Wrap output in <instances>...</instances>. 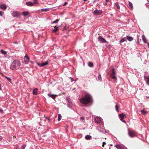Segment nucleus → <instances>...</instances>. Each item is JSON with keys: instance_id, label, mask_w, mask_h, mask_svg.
I'll list each match as a JSON object with an SVG mask.
<instances>
[{"instance_id": "nucleus-20", "label": "nucleus", "mask_w": 149, "mask_h": 149, "mask_svg": "<svg viewBox=\"0 0 149 149\" xmlns=\"http://www.w3.org/2000/svg\"><path fill=\"white\" fill-rule=\"evenodd\" d=\"M29 60V58L27 56H25L24 57V62L27 63Z\"/></svg>"}, {"instance_id": "nucleus-53", "label": "nucleus", "mask_w": 149, "mask_h": 149, "mask_svg": "<svg viewBox=\"0 0 149 149\" xmlns=\"http://www.w3.org/2000/svg\"><path fill=\"white\" fill-rule=\"evenodd\" d=\"M84 1H87L88 0H83Z\"/></svg>"}, {"instance_id": "nucleus-21", "label": "nucleus", "mask_w": 149, "mask_h": 149, "mask_svg": "<svg viewBox=\"0 0 149 149\" xmlns=\"http://www.w3.org/2000/svg\"><path fill=\"white\" fill-rule=\"evenodd\" d=\"M126 41V38H122L120 41V44L121 45V43L123 42Z\"/></svg>"}, {"instance_id": "nucleus-44", "label": "nucleus", "mask_w": 149, "mask_h": 149, "mask_svg": "<svg viewBox=\"0 0 149 149\" xmlns=\"http://www.w3.org/2000/svg\"><path fill=\"white\" fill-rule=\"evenodd\" d=\"M100 0H95L93 1V3H95L97 2H98Z\"/></svg>"}, {"instance_id": "nucleus-19", "label": "nucleus", "mask_w": 149, "mask_h": 149, "mask_svg": "<svg viewBox=\"0 0 149 149\" xmlns=\"http://www.w3.org/2000/svg\"><path fill=\"white\" fill-rule=\"evenodd\" d=\"M48 95L50 97H51L53 99H54L56 97L55 95L52 94L50 93H48Z\"/></svg>"}, {"instance_id": "nucleus-47", "label": "nucleus", "mask_w": 149, "mask_h": 149, "mask_svg": "<svg viewBox=\"0 0 149 149\" xmlns=\"http://www.w3.org/2000/svg\"><path fill=\"white\" fill-rule=\"evenodd\" d=\"M0 112L3 113V110L2 109H0Z\"/></svg>"}, {"instance_id": "nucleus-43", "label": "nucleus", "mask_w": 149, "mask_h": 149, "mask_svg": "<svg viewBox=\"0 0 149 149\" xmlns=\"http://www.w3.org/2000/svg\"><path fill=\"white\" fill-rule=\"evenodd\" d=\"M68 3L67 2H65L63 4V6H66L67 5V4H68Z\"/></svg>"}, {"instance_id": "nucleus-18", "label": "nucleus", "mask_w": 149, "mask_h": 149, "mask_svg": "<svg viewBox=\"0 0 149 149\" xmlns=\"http://www.w3.org/2000/svg\"><path fill=\"white\" fill-rule=\"evenodd\" d=\"M115 147L118 149H123V147L121 145L119 144L116 145Z\"/></svg>"}, {"instance_id": "nucleus-52", "label": "nucleus", "mask_w": 149, "mask_h": 149, "mask_svg": "<svg viewBox=\"0 0 149 149\" xmlns=\"http://www.w3.org/2000/svg\"><path fill=\"white\" fill-rule=\"evenodd\" d=\"M70 78H71L72 81H73L72 80L73 79L71 77H70Z\"/></svg>"}, {"instance_id": "nucleus-33", "label": "nucleus", "mask_w": 149, "mask_h": 149, "mask_svg": "<svg viewBox=\"0 0 149 149\" xmlns=\"http://www.w3.org/2000/svg\"><path fill=\"white\" fill-rule=\"evenodd\" d=\"M59 19H56L55 21H54L51 23V24H54L57 23L59 21Z\"/></svg>"}, {"instance_id": "nucleus-40", "label": "nucleus", "mask_w": 149, "mask_h": 149, "mask_svg": "<svg viewBox=\"0 0 149 149\" xmlns=\"http://www.w3.org/2000/svg\"><path fill=\"white\" fill-rule=\"evenodd\" d=\"M84 119H85V118H84V117H83V116H82L81 117V118H80V120H82L83 121V122H84Z\"/></svg>"}, {"instance_id": "nucleus-6", "label": "nucleus", "mask_w": 149, "mask_h": 149, "mask_svg": "<svg viewBox=\"0 0 149 149\" xmlns=\"http://www.w3.org/2000/svg\"><path fill=\"white\" fill-rule=\"evenodd\" d=\"M97 129L100 132H102L103 134L107 133V131L105 129L103 128H102L100 126H98L97 127Z\"/></svg>"}, {"instance_id": "nucleus-51", "label": "nucleus", "mask_w": 149, "mask_h": 149, "mask_svg": "<svg viewBox=\"0 0 149 149\" xmlns=\"http://www.w3.org/2000/svg\"><path fill=\"white\" fill-rule=\"evenodd\" d=\"M105 0L106 1L107 3L109 1L108 0Z\"/></svg>"}, {"instance_id": "nucleus-38", "label": "nucleus", "mask_w": 149, "mask_h": 149, "mask_svg": "<svg viewBox=\"0 0 149 149\" xmlns=\"http://www.w3.org/2000/svg\"><path fill=\"white\" fill-rule=\"evenodd\" d=\"M115 109H116V111L117 112H118L119 111V110L118 109V106L117 104H116L115 106Z\"/></svg>"}, {"instance_id": "nucleus-23", "label": "nucleus", "mask_w": 149, "mask_h": 149, "mask_svg": "<svg viewBox=\"0 0 149 149\" xmlns=\"http://www.w3.org/2000/svg\"><path fill=\"white\" fill-rule=\"evenodd\" d=\"M55 28L54 29H52V31L53 32L55 33L56 32V31L58 30V28L57 27H56V26H54Z\"/></svg>"}, {"instance_id": "nucleus-25", "label": "nucleus", "mask_w": 149, "mask_h": 149, "mask_svg": "<svg viewBox=\"0 0 149 149\" xmlns=\"http://www.w3.org/2000/svg\"><path fill=\"white\" fill-rule=\"evenodd\" d=\"M28 12L24 11L22 12V14L24 17H25L28 14Z\"/></svg>"}, {"instance_id": "nucleus-30", "label": "nucleus", "mask_w": 149, "mask_h": 149, "mask_svg": "<svg viewBox=\"0 0 149 149\" xmlns=\"http://www.w3.org/2000/svg\"><path fill=\"white\" fill-rule=\"evenodd\" d=\"M5 77L7 79L8 81H9L10 83H11L12 80L10 78L7 77L6 76H5Z\"/></svg>"}, {"instance_id": "nucleus-46", "label": "nucleus", "mask_w": 149, "mask_h": 149, "mask_svg": "<svg viewBox=\"0 0 149 149\" xmlns=\"http://www.w3.org/2000/svg\"><path fill=\"white\" fill-rule=\"evenodd\" d=\"M106 144V142H103V144H102L103 147H104V145Z\"/></svg>"}, {"instance_id": "nucleus-11", "label": "nucleus", "mask_w": 149, "mask_h": 149, "mask_svg": "<svg viewBox=\"0 0 149 149\" xmlns=\"http://www.w3.org/2000/svg\"><path fill=\"white\" fill-rule=\"evenodd\" d=\"M7 8V6L5 4H3L0 5V8L3 10H6Z\"/></svg>"}, {"instance_id": "nucleus-37", "label": "nucleus", "mask_w": 149, "mask_h": 149, "mask_svg": "<svg viewBox=\"0 0 149 149\" xmlns=\"http://www.w3.org/2000/svg\"><path fill=\"white\" fill-rule=\"evenodd\" d=\"M137 41H136V42L138 44H139V36L138 35H137Z\"/></svg>"}, {"instance_id": "nucleus-50", "label": "nucleus", "mask_w": 149, "mask_h": 149, "mask_svg": "<svg viewBox=\"0 0 149 149\" xmlns=\"http://www.w3.org/2000/svg\"><path fill=\"white\" fill-rule=\"evenodd\" d=\"M2 139V137L0 136V141H1Z\"/></svg>"}, {"instance_id": "nucleus-4", "label": "nucleus", "mask_w": 149, "mask_h": 149, "mask_svg": "<svg viewBox=\"0 0 149 149\" xmlns=\"http://www.w3.org/2000/svg\"><path fill=\"white\" fill-rule=\"evenodd\" d=\"M98 40L99 42L101 43H108V42L101 36H99L98 37Z\"/></svg>"}, {"instance_id": "nucleus-2", "label": "nucleus", "mask_w": 149, "mask_h": 149, "mask_svg": "<svg viewBox=\"0 0 149 149\" xmlns=\"http://www.w3.org/2000/svg\"><path fill=\"white\" fill-rule=\"evenodd\" d=\"M21 65L20 62L18 60H14L10 66V68L11 70H15L18 69Z\"/></svg>"}, {"instance_id": "nucleus-5", "label": "nucleus", "mask_w": 149, "mask_h": 149, "mask_svg": "<svg viewBox=\"0 0 149 149\" xmlns=\"http://www.w3.org/2000/svg\"><path fill=\"white\" fill-rule=\"evenodd\" d=\"M102 11L100 10H95L93 13L95 15H101L102 13Z\"/></svg>"}, {"instance_id": "nucleus-34", "label": "nucleus", "mask_w": 149, "mask_h": 149, "mask_svg": "<svg viewBox=\"0 0 149 149\" xmlns=\"http://www.w3.org/2000/svg\"><path fill=\"white\" fill-rule=\"evenodd\" d=\"M141 112L143 114H145L147 112L146 111L144 110H142L141 111Z\"/></svg>"}, {"instance_id": "nucleus-28", "label": "nucleus", "mask_w": 149, "mask_h": 149, "mask_svg": "<svg viewBox=\"0 0 149 149\" xmlns=\"http://www.w3.org/2000/svg\"><path fill=\"white\" fill-rule=\"evenodd\" d=\"M98 80L99 81H102V78L100 74H99L98 76Z\"/></svg>"}, {"instance_id": "nucleus-7", "label": "nucleus", "mask_w": 149, "mask_h": 149, "mask_svg": "<svg viewBox=\"0 0 149 149\" xmlns=\"http://www.w3.org/2000/svg\"><path fill=\"white\" fill-rule=\"evenodd\" d=\"M128 134L129 136L131 137H133L135 136V132L132 131H129L128 130Z\"/></svg>"}, {"instance_id": "nucleus-49", "label": "nucleus", "mask_w": 149, "mask_h": 149, "mask_svg": "<svg viewBox=\"0 0 149 149\" xmlns=\"http://www.w3.org/2000/svg\"><path fill=\"white\" fill-rule=\"evenodd\" d=\"M62 26V25L61 24V25H60V26H57V27L58 28H58H59V27H61Z\"/></svg>"}, {"instance_id": "nucleus-32", "label": "nucleus", "mask_w": 149, "mask_h": 149, "mask_svg": "<svg viewBox=\"0 0 149 149\" xmlns=\"http://www.w3.org/2000/svg\"><path fill=\"white\" fill-rule=\"evenodd\" d=\"M61 119V116L60 114H58V120H60Z\"/></svg>"}, {"instance_id": "nucleus-56", "label": "nucleus", "mask_w": 149, "mask_h": 149, "mask_svg": "<svg viewBox=\"0 0 149 149\" xmlns=\"http://www.w3.org/2000/svg\"><path fill=\"white\" fill-rule=\"evenodd\" d=\"M35 3H37V2H35Z\"/></svg>"}, {"instance_id": "nucleus-36", "label": "nucleus", "mask_w": 149, "mask_h": 149, "mask_svg": "<svg viewBox=\"0 0 149 149\" xmlns=\"http://www.w3.org/2000/svg\"><path fill=\"white\" fill-rule=\"evenodd\" d=\"M26 146L25 144H23L21 147L20 149H24Z\"/></svg>"}, {"instance_id": "nucleus-35", "label": "nucleus", "mask_w": 149, "mask_h": 149, "mask_svg": "<svg viewBox=\"0 0 149 149\" xmlns=\"http://www.w3.org/2000/svg\"><path fill=\"white\" fill-rule=\"evenodd\" d=\"M115 4L116 5V6L117 8L118 9H119L120 8V7L119 6V3H118V2H116L115 3Z\"/></svg>"}, {"instance_id": "nucleus-26", "label": "nucleus", "mask_w": 149, "mask_h": 149, "mask_svg": "<svg viewBox=\"0 0 149 149\" xmlns=\"http://www.w3.org/2000/svg\"><path fill=\"white\" fill-rule=\"evenodd\" d=\"M142 40H143V42L144 43H146V39L144 35L142 36Z\"/></svg>"}, {"instance_id": "nucleus-10", "label": "nucleus", "mask_w": 149, "mask_h": 149, "mask_svg": "<svg viewBox=\"0 0 149 149\" xmlns=\"http://www.w3.org/2000/svg\"><path fill=\"white\" fill-rule=\"evenodd\" d=\"M12 15L14 17H18V13L17 11H13L12 13Z\"/></svg>"}, {"instance_id": "nucleus-41", "label": "nucleus", "mask_w": 149, "mask_h": 149, "mask_svg": "<svg viewBox=\"0 0 149 149\" xmlns=\"http://www.w3.org/2000/svg\"><path fill=\"white\" fill-rule=\"evenodd\" d=\"M101 122V123L100 124L101 126L102 127H103L104 125V123L103 122H102V121Z\"/></svg>"}, {"instance_id": "nucleus-13", "label": "nucleus", "mask_w": 149, "mask_h": 149, "mask_svg": "<svg viewBox=\"0 0 149 149\" xmlns=\"http://www.w3.org/2000/svg\"><path fill=\"white\" fill-rule=\"evenodd\" d=\"M144 78L147 84L149 86V77H146L145 75L144 76Z\"/></svg>"}, {"instance_id": "nucleus-16", "label": "nucleus", "mask_w": 149, "mask_h": 149, "mask_svg": "<svg viewBox=\"0 0 149 149\" xmlns=\"http://www.w3.org/2000/svg\"><path fill=\"white\" fill-rule=\"evenodd\" d=\"M1 53L3 54L4 56L5 57H6V56H7V52L3 50V49H1Z\"/></svg>"}, {"instance_id": "nucleus-9", "label": "nucleus", "mask_w": 149, "mask_h": 149, "mask_svg": "<svg viewBox=\"0 0 149 149\" xmlns=\"http://www.w3.org/2000/svg\"><path fill=\"white\" fill-rule=\"evenodd\" d=\"M102 118L100 117H96L95 118V122L96 123H99L101 122Z\"/></svg>"}, {"instance_id": "nucleus-27", "label": "nucleus", "mask_w": 149, "mask_h": 149, "mask_svg": "<svg viewBox=\"0 0 149 149\" xmlns=\"http://www.w3.org/2000/svg\"><path fill=\"white\" fill-rule=\"evenodd\" d=\"M88 65L90 67H92L93 66V64L91 62H89L88 63Z\"/></svg>"}, {"instance_id": "nucleus-54", "label": "nucleus", "mask_w": 149, "mask_h": 149, "mask_svg": "<svg viewBox=\"0 0 149 149\" xmlns=\"http://www.w3.org/2000/svg\"><path fill=\"white\" fill-rule=\"evenodd\" d=\"M148 47L149 48V43H148Z\"/></svg>"}, {"instance_id": "nucleus-14", "label": "nucleus", "mask_w": 149, "mask_h": 149, "mask_svg": "<svg viewBox=\"0 0 149 149\" xmlns=\"http://www.w3.org/2000/svg\"><path fill=\"white\" fill-rule=\"evenodd\" d=\"M126 38L129 41H131L133 39V38L132 37L128 36H127L126 37Z\"/></svg>"}, {"instance_id": "nucleus-45", "label": "nucleus", "mask_w": 149, "mask_h": 149, "mask_svg": "<svg viewBox=\"0 0 149 149\" xmlns=\"http://www.w3.org/2000/svg\"><path fill=\"white\" fill-rule=\"evenodd\" d=\"M2 12L0 11V16H3Z\"/></svg>"}, {"instance_id": "nucleus-39", "label": "nucleus", "mask_w": 149, "mask_h": 149, "mask_svg": "<svg viewBox=\"0 0 149 149\" xmlns=\"http://www.w3.org/2000/svg\"><path fill=\"white\" fill-rule=\"evenodd\" d=\"M116 73L114 71V68H113V71H112V74H111V75H116Z\"/></svg>"}, {"instance_id": "nucleus-48", "label": "nucleus", "mask_w": 149, "mask_h": 149, "mask_svg": "<svg viewBox=\"0 0 149 149\" xmlns=\"http://www.w3.org/2000/svg\"><path fill=\"white\" fill-rule=\"evenodd\" d=\"M13 43L15 44H18V42H16V41H15V42H13Z\"/></svg>"}, {"instance_id": "nucleus-15", "label": "nucleus", "mask_w": 149, "mask_h": 149, "mask_svg": "<svg viewBox=\"0 0 149 149\" xmlns=\"http://www.w3.org/2000/svg\"><path fill=\"white\" fill-rule=\"evenodd\" d=\"M128 7L131 10H132L133 9V7L132 3L130 2H129Z\"/></svg>"}, {"instance_id": "nucleus-1", "label": "nucleus", "mask_w": 149, "mask_h": 149, "mask_svg": "<svg viewBox=\"0 0 149 149\" xmlns=\"http://www.w3.org/2000/svg\"><path fill=\"white\" fill-rule=\"evenodd\" d=\"M80 101L82 104H86L92 103L93 98L90 94L89 93H86L83 97L80 98Z\"/></svg>"}, {"instance_id": "nucleus-42", "label": "nucleus", "mask_w": 149, "mask_h": 149, "mask_svg": "<svg viewBox=\"0 0 149 149\" xmlns=\"http://www.w3.org/2000/svg\"><path fill=\"white\" fill-rule=\"evenodd\" d=\"M120 120L123 123H126V121L125 120L122 119H120Z\"/></svg>"}, {"instance_id": "nucleus-22", "label": "nucleus", "mask_w": 149, "mask_h": 149, "mask_svg": "<svg viewBox=\"0 0 149 149\" xmlns=\"http://www.w3.org/2000/svg\"><path fill=\"white\" fill-rule=\"evenodd\" d=\"M85 138L86 139L88 140L92 138V136L91 135H87L85 136Z\"/></svg>"}, {"instance_id": "nucleus-55", "label": "nucleus", "mask_w": 149, "mask_h": 149, "mask_svg": "<svg viewBox=\"0 0 149 149\" xmlns=\"http://www.w3.org/2000/svg\"><path fill=\"white\" fill-rule=\"evenodd\" d=\"M110 46V45H109L107 47H108V48H109V46Z\"/></svg>"}, {"instance_id": "nucleus-31", "label": "nucleus", "mask_w": 149, "mask_h": 149, "mask_svg": "<svg viewBox=\"0 0 149 149\" xmlns=\"http://www.w3.org/2000/svg\"><path fill=\"white\" fill-rule=\"evenodd\" d=\"M111 77L113 79L115 80L117 79L116 76L115 75H111Z\"/></svg>"}, {"instance_id": "nucleus-3", "label": "nucleus", "mask_w": 149, "mask_h": 149, "mask_svg": "<svg viewBox=\"0 0 149 149\" xmlns=\"http://www.w3.org/2000/svg\"><path fill=\"white\" fill-rule=\"evenodd\" d=\"M67 106L70 109H72L73 105V103L71 100L69 98H68L67 99Z\"/></svg>"}, {"instance_id": "nucleus-8", "label": "nucleus", "mask_w": 149, "mask_h": 149, "mask_svg": "<svg viewBox=\"0 0 149 149\" xmlns=\"http://www.w3.org/2000/svg\"><path fill=\"white\" fill-rule=\"evenodd\" d=\"M49 62L47 61H46L45 62L42 63H37V65L39 67H41L45 66L48 64Z\"/></svg>"}, {"instance_id": "nucleus-29", "label": "nucleus", "mask_w": 149, "mask_h": 149, "mask_svg": "<svg viewBox=\"0 0 149 149\" xmlns=\"http://www.w3.org/2000/svg\"><path fill=\"white\" fill-rule=\"evenodd\" d=\"M120 117L121 118L120 119H122L124 118V114L123 113H122L121 114H120L119 115Z\"/></svg>"}, {"instance_id": "nucleus-12", "label": "nucleus", "mask_w": 149, "mask_h": 149, "mask_svg": "<svg viewBox=\"0 0 149 149\" xmlns=\"http://www.w3.org/2000/svg\"><path fill=\"white\" fill-rule=\"evenodd\" d=\"M25 4L28 6H32L34 5V3L31 1L26 2Z\"/></svg>"}, {"instance_id": "nucleus-24", "label": "nucleus", "mask_w": 149, "mask_h": 149, "mask_svg": "<svg viewBox=\"0 0 149 149\" xmlns=\"http://www.w3.org/2000/svg\"><path fill=\"white\" fill-rule=\"evenodd\" d=\"M49 8H42L41 10L42 12H47L49 11Z\"/></svg>"}, {"instance_id": "nucleus-17", "label": "nucleus", "mask_w": 149, "mask_h": 149, "mask_svg": "<svg viewBox=\"0 0 149 149\" xmlns=\"http://www.w3.org/2000/svg\"><path fill=\"white\" fill-rule=\"evenodd\" d=\"M38 89L35 88L33 89L32 93L33 95H36L37 94Z\"/></svg>"}]
</instances>
